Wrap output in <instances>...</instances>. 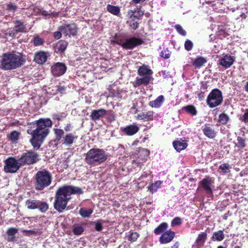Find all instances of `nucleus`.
Wrapping results in <instances>:
<instances>
[{"instance_id":"nucleus-1","label":"nucleus","mask_w":248,"mask_h":248,"mask_svg":"<svg viewBox=\"0 0 248 248\" xmlns=\"http://www.w3.org/2000/svg\"><path fill=\"white\" fill-rule=\"evenodd\" d=\"M83 191L79 187L64 186L60 187L56 193L54 208L59 212H62L66 208L68 201L72 194H81Z\"/></svg>"},{"instance_id":"nucleus-4","label":"nucleus","mask_w":248,"mask_h":248,"mask_svg":"<svg viewBox=\"0 0 248 248\" xmlns=\"http://www.w3.org/2000/svg\"><path fill=\"white\" fill-rule=\"evenodd\" d=\"M107 158L108 155L103 149L93 148L87 153L85 160L89 165H97L105 162Z\"/></svg>"},{"instance_id":"nucleus-31","label":"nucleus","mask_w":248,"mask_h":248,"mask_svg":"<svg viewBox=\"0 0 248 248\" xmlns=\"http://www.w3.org/2000/svg\"><path fill=\"white\" fill-rule=\"evenodd\" d=\"M206 62L205 58L202 57H197L193 62V64L197 68H200Z\"/></svg>"},{"instance_id":"nucleus-3","label":"nucleus","mask_w":248,"mask_h":248,"mask_svg":"<svg viewBox=\"0 0 248 248\" xmlns=\"http://www.w3.org/2000/svg\"><path fill=\"white\" fill-rule=\"evenodd\" d=\"M25 62V59L19 53L7 52L0 57V68L4 70H11L18 68Z\"/></svg>"},{"instance_id":"nucleus-17","label":"nucleus","mask_w":248,"mask_h":248,"mask_svg":"<svg viewBox=\"0 0 248 248\" xmlns=\"http://www.w3.org/2000/svg\"><path fill=\"white\" fill-rule=\"evenodd\" d=\"M140 127L136 124H130L122 129V132L127 136H133L139 130Z\"/></svg>"},{"instance_id":"nucleus-42","label":"nucleus","mask_w":248,"mask_h":248,"mask_svg":"<svg viewBox=\"0 0 248 248\" xmlns=\"http://www.w3.org/2000/svg\"><path fill=\"white\" fill-rule=\"evenodd\" d=\"M139 236V234L135 232H130L129 234L127 236L128 240L132 242H135L137 240Z\"/></svg>"},{"instance_id":"nucleus-22","label":"nucleus","mask_w":248,"mask_h":248,"mask_svg":"<svg viewBox=\"0 0 248 248\" xmlns=\"http://www.w3.org/2000/svg\"><path fill=\"white\" fill-rule=\"evenodd\" d=\"M153 118V112L148 111L142 112L137 115V119L139 120L146 119L147 120H152Z\"/></svg>"},{"instance_id":"nucleus-56","label":"nucleus","mask_w":248,"mask_h":248,"mask_svg":"<svg viewBox=\"0 0 248 248\" xmlns=\"http://www.w3.org/2000/svg\"><path fill=\"white\" fill-rule=\"evenodd\" d=\"M58 87V93H64L65 92V87L64 86H61L60 85H57Z\"/></svg>"},{"instance_id":"nucleus-18","label":"nucleus","mask_w":248,"mask_h":248,"mask_svg":"<svg viewBox=\"0 0 248 248\" xmlns=\"http://www.w3.org/2000/svg\"><path fill=\"white\" fill-rule=\"evenodd\" d=\"M173 146L175 149L179 152L187 147V143L186 140L180 139L174 141Z\"/></svg>"},{"instance_id":"nucleus-25","label":"nucleus","mask_w":248,"mask_h":248,"mask_svg":"<svg viewBox=\"0 0 248 248\" xmlns=\"http://www.w3.org/2000/svg\"><path fill=\"white\" fill-rule=\"evenodd\" d=\"M38 201L34 200H27L25 202V205L29 209H35L37 208Z\"/></svg>"},{"instance_id":"nucleus-38","label":"nucleus","mask_w":248,"mask_h":248,"mask_svg":"<svg viewBox=\"0 0 248 248\" xmlns=\"http://www.w3.org/2000/svg\"><path fill=\"white\" fill-rule=\"evenodd\" d=\"M207 238V233L205 232H202L200 233L197 238L196 241L198 244H203Z\"/></svg>"},{"instance_id":"nucleus-39","label":"nucleus","mask_w":248,"mask_h":248,"mask_svg":"<svg viewBox=\"0 0 248 248\" xmlns=\"http://www.w3.org/2000/svg\"><path fill=\"white\" fill-rule=\"evenodd\" d=\"M19 137V133L16 131H12L8 137L10 140H11L13 142H16L18 140Z\"/></svg>"},{"instance_id":"nucleus-55","label":"nucleus","mask_w":248,"mask_h":248,"mask_svg":"<svg viewBox=\"0 0 248 248\" xmlns=\"http://www.w3.org/2000/svg\"><path fill=\"white\" fill-rule=\"evenodd\" d=\"M95 229L97 231H101L102 230V225L99 221L95 222Z\"/></svg>"},{"instance_id":"nucleus-16","label":"nucleus","mask_w":248,"mask_h":248,"mask_svg":"<svg viewBox=\"0 0 248 248\" xmlns=\"http://www.w3.org/2000/svg\"><path fill=\"white\" fill-rule=\"evenodd\" d=\"M49 56V54L48 52L39 51L35 53L34 60L36 63L42 64L46 61L47 58Z\"/></svg>"},{"instance_id":"nucleus-40","label":"nucleus","mask_w":248,"mask_h":248,"mask_svg":"<svg viewBox=\"0 0 248 248\" xmlns=\"http://www.w3.org/2000/svg\"><path fill=\"white\" fill-rule=\"evenodd\" d=\"M237 142L235 143V146L239 148H244L246 147V141L244 139L238 136L237 138Z\"/></svg>"},{"instance_id":"nucleus-35","label":"nucleus","mask_w":248,"mask_h":248,"mask_svg":"<svg viewBox=\"0 0 248 248\" xmlns=\"http://www.w3.org/2000/svg\"><path fill=\"white\" fill-rule=\"evenodd\" d=\"M67 46V43L65 41H61L57 45V49L58 51L63 52Z\"/></svg>"},{"instance_id":"nucleus-37","label":"nucleus","mask_w":248,"mask_h":248,"mask_svg":"<svg viewBox=\"0 0 248 248\" xmlns=\"http://www.w3.org/2000/svg\"><path fill=\"white\" fill-rule=\"evenodd\" d=\"M229 120V116L226 113H221L218 117V121L222 124H226Z\"/></svg>"},{"instance_id":"nucleus-9","label":"nucleus","mask_w":248,"mask_h":248,"mask_svg":"<svg viewBox=\"0 0 248 248\" xmlns=\"http://www.w3.org/2000/svg\"><path fill=\"white\" fill-rule=\"evenodd\" d=\"M22 166L31 165L36 163L39 160V155L32 151L24 153L19 157Z\"/></svg>"},{"instance_id":"nucleus-24","label":"nucleus","mask_w":248,"mask_h":248,"mask_svg":"<svg viewBox=\"0 0 248 248\" xmlns=\"http://www.w3.org/2000/svg\"><path fill=\"white\" fill-rule=\"evenodd\" d=\"M224 237L225 235L223 232L221 230H219L213 233L212 239L213 241H221L224 239Z\"/></svg>"},{"instance_id":"nucleus-58","label":"nucleus","mask_w":248,"mask_h":248,"mask_svg":"<svg viewBox=\"0 0 248 248\" xmlns=\"http://www.w3.org/2000/svg\"><path fill=\"white\" fill-rule=\"evenodd\" d=\"M61 31H55L54 33V37L56 39H59L62 37V33Z\"/></svg>"},{"instance_id":"nucleus-54","label":"nucleus","mask_w":248,"mask_h":248,"mask_svg":"<svg viewBox=\"0 0 248 248\" xmlns=\"http://www.w3.org/2000/svg\"><path fill=\"white\" fill-rule=\"evenodd\" d=\"M141 78L142 84H147L151 80V77L148 76H145Z\"/></svg>"},{"instance_id":"nucleus-10","label":"nucleus","mask_w":248,"mask_h":248,"mask_svg":"<svg viewBox=\"0 0 248 248\" xmlns=\"http://www.w3.org/2000/svg\"><path fill=\"white\" fill-rule=\"evenodd\" d=\"M200 185L204 189L205 192L208 195L211 196L213 194L212 187L214 181L210 177H206L203 179L200 182Z\"/></svg>"},{"instance_id":"nucleus-45","label":"nucleus","mask_w":248,"mask_h":248,"mask_svg":"<svg viewBox=\"0 0 248 248\" xmlns=\"http://www.w3.org/2000/svg\"><path fill=\"white\" fill-rule=\"evenodd\" d=\"M47 93H50L51 94L54 95L58 93V87L56 85H51L48 88Z\"/></svg>"},{"instance_id":"nucleus-5","label":"nucleus","mask_w":248,"mask_h":248,"mask_svg":"<svg viewBox=\"0 0 248 248\" xmlns=\"http://www.w3.org/2000/svg\"><path fill=\"white\" fill-rule=\"evenodd\" d=\"M52 181V175L48 170L43 169L39 170L35 176V187L36 190H41L49 186Z\"/></svg>"},{"instance_id":"nucleus-62","label":"nucleus","mask_w":248,"mask_h":248,"mask_svg":"<svg viewBox=\"0 0 248 248\" xmlns=\"http://www.w3.org/2000/svg\"><path fill=\"white\" fill-rule=\"evenodd\" d=\"M162 74L165 78H169L171 77V76L168 74V72H166L165 71L162 72Z\"/></svg>"},{"instance_id":"nucleus-48","label":"nucleus","mask_w":248,"mask_h":248,"mask_svg":"<svg viewBox=\"0 0 248 248\" xmlns=\"http://www.w3.org/2000/svg\"><path fill=\"white\" fill-rule=\"evenodd\" d=\"M182 223V219L180 217H176L174 218L171 222V225L172 226H175L176 225H179Z\"/></svg>"},{"instance_id":"nucleus-2","label":"nucleus","mask_w":248,"mask_h":248,"mask_svg":"<svg viewBox=\"0 0 248 248\" xmlns=\"http://www.w3.org/2000/svg\"><path fill=\"white\" fill-rule=\"evenodd\" d=\"M35 129L33 130H28L27 133L31 135L30 142L34 149L40 148L44 139L48 133V127L51 126L52 122L50 119H40L34 124Z\"/></svg>"},{"instance_id":"nucleus-50","label":"nucleus","mask_w":248,"mask_h":248,"mask_svg":"<svg viewBox=\"0 0 248 248\" xmlns=\"http://www.w3.org/2000/svg\"><path fill=\"white\" fill-rule=\"evenodd\" d=\"M33 43L35 46H40L43 44V40L38 36L34 37L33 38Z\"/></svg>"},{"instance_id":"nucleus-59","label":"nucleus","mask_w":248,"mask_h":248,"mask_svg":"<svg viewBox=\"0 0 248 248\" xmlns=\"http://www.w3.org/2000/svg\"><path fill=\"white\" fill-rule=\"evenodd\" d=\"M204 92L205 91H201L200 93H198V98H199L200 101H202V100H203L204 99Z\"/></svg>"},{"instance_id":"nucleus-44","label":"nucleus","mask_w":248,"mask_h":248,"mask_svg":"<svg viewBox=\"0 0 248 248\" xmlns=\"http://www.w3.org/2000/svg\"><path fill=\"white\" fill-rule=\"evenodd\" d=\"M186 110L192 115H195L197 114V111L195 107L193 106H187L185 107Z\"/></svg>"},{"instance_id":"nucleus-23","label":"nucleus","mask_w":248,"mask_h":248,"mask_svg":"<svg viewBox=\"0 0 248 248\" xmlns=\"http://www.w3.org/2000/svg\"><path fill=\"white\" fill-rule=\"evenodd\" d=\"M164 96L162 95H159L156 99L155 100L151 101L150 102V106L152 107H154L156 108H159L163 102H164Z\"/></svg>"},{"instance_id":"nucleus-53","label":"nucleus","mask_w":248,"mask_h":248,"mask_svg":"<svg viewBox=\"0 0 248 248\" xmlns=\"http://www.w3.org/2000/svg\"><path fill=\"white\" fill-rule=\"evenodd\" d=\"M160 56H161V57H162L165 59L169 58L170 57V54L169 53V51L168 50L162 51L160 53Z\"/></svg>"},{"instance_id":"nucleus-33","label":"nucleus","mask_w":248,"mask_h":248,"mask_svg":"<svg viewBox=\"0 0 248 248\" xmlns=\"http://www.w3.org/2000/svg\"><path fill=\"white\" fill-rule=\"evenodd\" d=\"M37 208L41 212L45 213L47 210L48 208V205L46 202L38 201Z\"/></svg>"},{"instance_id":"nucleus-34","label":"nucleus","mask_w":248,"mask_h":248,"mask_svg":"<svg viewBox=\"0 0 248 248\" xmlns=\"http://www.w3.org/2000/svg\"><path fill=\"white\" fill-rule=\"evenodd\" d=\"M84 229L78 224H75L73 226V232L75 235H79L82 233Z\"/></svg>"},{"instance_id":"nucleus-57","label":"nucleus","mask_w":248,"mask_h":248,"mask_svg":"<svg viewBox=\"0 0 248 248\" xmlns=\"http://www.w3.org/2000/svg\"><path fill=\"white\" fill-rule=\"evenodd\" d=\"M138 23L137 21H135L134 20H133L130 23V26L133 29L136 30L138 28Z\"/></svg>"},{"instance_id":"nucleus-49","label":"nucleus","mask_w":248,"mask_h":248,"mask_svg":"<svg viewBox=\"0 0 248 248\" xmlns=\"http://www.w3.org/2000/svg\"><path fill=\"white\" fill-rule=\"evenodd\" d=\"M175 28L177 31V32L181 35L183 36H186V31L185 30L183 29L182 26H181L179 25H176L175 26Z\"/></svg>"},{"instance_id":"nucleus-60","label":"nucleus","mask_w":248,"mask_h":248,"mask_svg":"<svg viewBox=\"0 0 248 248\" xmlns=\"http://www.w3.org/2000/svg\"><path fill=\"white\" fill-rule=\"evenodd\" d=\"M56 136L61 137L63 135L64 131L61 129H57L55 131Z\"/></svg>"},{"instance_id":"nucleus-43","label":"nucleus","mask_w":248,"mask_h":248,"mask_svg":"<svg viewBox=\"0 0 248 248\" xmlns=\"http://www.w3.org/2000/svg\"><path fill=\"white\" fill-rule=\"evenodd\" d=\"M3 33L6 36H9L12 37H14L17 34L14 29H8L4 30L3 31Z\"/></svg>"},{"instance_id":"nucleus-36","label":"nucleus","mask_w":248,"mask_h":248,"mask_svg":"<svg viewBox=\"0 0 248 248\" xmlns=\"http://www.w3.org/2000/svg\"><path fill=\"white\" fill-rule=\"evenodd\" d=\"M93 210L91 209H84L83 208L80 209L79 213L81 216L83 217H88L93 213Z\"/></svg>"},{"instance_id":"nucleus-12","label":"nucleus","mask_w":248,"mask_h":248,"mask_svg":"<svg viewBox=\"0 0 248 248\" xmlns=\"http://www.w3.org/2000/svg\"><path fill=\"white\" fill-rule=\"evenodd\" d=\"M60 31L66 35H76L77 33V28L75 24L72 23L61 26Z\"/></svg>"},{"instance_id":"nucleus-46","label":"nucleus","mask_w":248,"mask_h":248,"mask_svg":"<svg viewBox=\"0 0 248 248\" xmlns=\"http://www.w3.org/2000/svg\"><path fill=\"white\" fill-rule=\"evenodd\" d=\"M240 120L244 123H248V108L244 110V114L240 118Z\"/></svg>"},{"instance_id":"nucleus-51","label":"nucleus","mask_w":248,"mask_h":248,"mask_svg":"<svg viewBox=\"0 0 248 248\" xmlns=\"http://www.w3.org/2000/svg\"><path fill=\"white\" fill-rule=\"evenodd\" d=\"M7 9L9 11L14 12L17 9V6L15 4L10 2L7 4Z\"/></svg>"},{"instance_id":"nucleus-7","label":"nucleus","mask_w":248,"mask_h":248,"mask_svg":"<svg viewBox=\"0 0 248 248\" xmlns=\"http://www.w3.org/2000/svg\"><path fill=\"white\" fill-rule=\"evenodd\" d=\"M22 166L19 157L17 159L14 157H9L5 160L4 171L7 173L16 172Z\"/></svg>"},{"instance_id":"nucleus-32","label":"nucleus","mask_w":248,"mask_h":248,"mask_svg":"<svg viewBox=\"0 0 248 248\" xmlns=\"http://www.w3.org/2000/svg\"><path fill=\"white\" fill-rule=\"evenodd\" d=\"M76 138L74 137L72 134L70 133L67 134L64 138V142H63V144L67 146H70L73 144L74 140Z\"/></svg>"},{"instance_id":"nucleus-30","label":"nucleus","mask_w":248,"mask_h":248,"mask_svg":"<svg viewBox=\"0 0 248 248\" xmlns=\"http://www.w3.org/2000/svg\"><path fill=\"white\" fill-rule=\"evenodd\" d=\"M138 73L140 75H150L152 74V70L146 65L140 66L138 69Z\"/></svg>"},{"instance_id":"nucleus-64","label":"nucleus","mask_w":248,"mask_h":248,"mask_svg":"<svg viewBox=\"0 0 248 248\" xmlns=\"http://www.w3.org/2000/svg\"><path fill=\"white\" fill-rule=\"evenodd\" d=\"M179 244L178 242H175L174 245L171 247L172 248H178Z\"/></svg>"},{"instance_id":"nucleus-15","label":"nucleus","mask_w":248,"mask_h":248,"mask_svg":"<svg viewBox=\"0 0 248 248\" xmlns=\"http://www.w3.org/2000/svg\"><path fill=\"white\" fill-rule=\"evenodd\" d=\"M108 111L103 108L94 109L92 111L90 118L92 120L96 121L108 114Z\"/></svg>"},{"instance_id":"nucleus-28","label":"nucleus","mask_w":248,"mask_h":248,"mask_svg":"<svg viewBox=\"0 0 248 248\" xmlns=\"http://www.w3.org/2000/svg\"><path fill=\"white\" fill-rule=\"evenodd\" d=\"M162 182L161 181H157L155 183L152 184L148 186L149 191L153 193L156 192L158 189L160 187Z\"/></svg>"},{"instance_id":"nucleus-20","label":"nucleus","mask_w":248,"mask_h":248,"mask_svg":"<svg viewBox=\"0 0 248 248\" xmlns=\"http://www.w3.org/2000/svg\"><path fill=\"white\" fill-rule=\"evenodd\" d=\"M15 24L14 30L17 33L26 32V24L21 20H15L13 21Z\"/></svg>"},{"instance_id":"nucleus-47","label":"nucleus","mask_w":248,"mask_h":248,"mask_svg":"<svg viewBox=\"0 0 248 248\" xmlns=\"http://www.w3.org/2000/svg\"><path fill=\"white\" fill-rule=\"evenodd\" d=\"M193 46V44L192 41L189 40H187L186 41L185 43V48L187 51H190L192 49Z\"/></svg>"},{"instance_id":"nucleus-14","label":"nucleus","mask_w":248,"mask_h":248,"mask_svg":"<svg viewBox=\"0 0 248 248\" xmlns=\"http://www.w3.org/2000/svg\"><path fill=\"white\" fill-rule=\"evenodd\" d=\"M235 58L229 55H226L219 60V63L220 65L225 68L230 67L233 63Z\"/></svg>"},{"instance_id":"nucleus-29","label":"nucleus","mask_w":248,"mask_h":248,"mask_svg":"<svg viewBox=\"0 0 248 248\" xmlns=\"http://www.w3.org/2000/svg\"><path fill=\"white\" fill-rule=\"evenodd\" d=\"M143 11L139 10L137 12L130 11L128 12V15L132 20L135 19H139L140 17L143 15Z\"/></svg>"},{"instance_id":"nucleus-6","label":"nucleus","mask_w":248,"mask_h":248,"mask_svg":"<svg viewBox=\"0 0 248 248\" xmlns=\"http://www.w3.org/2000/svg\"><path fill=\"white\" fill-rule=\"evenodd\" d=\"M222 101L221 92L218 89H214L209 94L206 102L210 108H213L220 105Z\"/></svg>"},{"instance_id":"nucleus-13","label":"nucleus","mask_w":248,"mask_h":248,"mask_svg":"<svg viewBox=\"0 0 248 248\" xmlns=\"http://www.w3.org/2000/svg\"><path fill=\"white\" fill-rule=\"evenodd\" d=\"M175 234V232L172 231H166L159 237L160 243L165 244L170 242L174 238Z\"/></svg>"},{"instance_id":"nucleus-52","label":"nucleus","mask_w":248,"mask_h":248,"mask_svg":"<svg viewBox=\"0 0 248 248\" xmlns=\"http://www.w3.org/2000/svg\"><path fill=\"white\" fill-rule=\"evenodd\" d=\"M53 116L55 119H56L58 120H60L62 119V118H65L66 116V114L64 112H62V113H60L54 114L53 115Z\"/></svg>"},{"instance_id":"nucleus-21","label":"nucleus","mask_w":248,"mask_h":248,"mask_svg":"<svg viewBox=\"0 0 248 248\" xmlns=\"http://www.w3.org/2000/svg\"><path fill=\"white\" fill-rule=\"evenodd\" d=\"M18 232V230L15 228H10L7 231L6 233L8 235L7 241L12 242L15 238V234Z\"/></svg>"},{"instance_id":"nucleus-41","label":"nucleus","mask_w":248,"mask_h":248,"mask_svg":"<svg viewBox=\"0 0 248 248\" xmlns=\"http://www.w3.org/2000/svg\"><path fill=\"white\" fill-rule=\"evenodd\" d=\"M232 167L228 163H224L220 165L219 169L222 170L224 173H227L230 171Z\"/></svg>"},{"instance_id":"nucleus-26","label":"nucleus","mask_w":248,"mask_h":248,"mask_svg":"<svg viewBox=\"0 0 248 248\" xmlns=\"http://www.w3.org/2000/svg\"><path fill=\"white\" fill-rule=\"evenodd\" d=\"M168 224L166 222L161 223L154 230V233L158 235L162 232H165V231L167 229Z\"/></svg>"},{"instance_id":"nucleus-61","label":"nucleus","mask_w":248,"mask_h":248,"mask_svg":"<svg viewBox=\"0 0 248 248\" xmlns=\"http://www.w3.org/2000/svg\"><path fill=\"white\" fill-rule=\"evenodd\" d=\"M135 84L137 86H139L141 85V84H142L141 78H140L137 79L136 81Z\"/></svg>"},{"instance_id":"nucleus-11","label":"nucleus","mask_w":248,"mask_h":248,"mask_svg":"<svg viewBox=\"0 0 248 248\" xmlns=\"http://www.w3.org/2000/svg\"><path fill=\"white\" fill-rule=\"evenodd\" d=\"M51 72L52 74L57 77L63 75L66 71V67L62 62H56L51 66Z\"/></svg>"},{"instance_id":"nucleus-19","label":"nucleus","mask_w":248,"mask_h":248,"mask_svg":"<svg viewBox=\"0 0 248 248\" xmlns=\"http://www.w3.org/2000/svg\"><path fill=\"white\" fill-rule=\"evenodd\" d=\"M202 130L204 135L209 139H214L216 136V132L209 125H205Z\"/></svg>"},{"instance_id":"nucleus-8","label":"nucleus","mask_w":248,"mask_h":248,"mask_svg":"<svg viewBox=\"0 0 248 248\" xmlns=\"http://www.w3.org/2000/svg\"><path fill=\"white\" fill-rule=\"evenodd\" d=\"M111 42L121 46L125 49H132L136 46L141 45L143 42L141 39L134 37L126 39L124 42L117 40L116 39L112 40Z\"/></svg>"},{"instance_id":"nucleus-27","label":"nucleus","mask_w":248,"mask_h":248,"mask_svg":"<svg viewBox=\"0 0 248 248\" xmlns=\"http://www.w3.org/2000/svg\"><path fill=\"white\" fill-rule=\"evenodd\" d=\"M106 8L108 12L115 16H118L120 14V10L118 6L108 4Z\"/></svg>"},{"instance_id":"nucleus-63","label":"nucleus","mask_w":248,"mask_h":248,"mask_svg":"<svg viewBox=\"0 0 248 248\" xmlns=\"http://www.w3.org/2000/svg\"><path fill=\"white\" fill-rule=\"evenodd\" d=\"M42 15L47 16L49 15V14L48 13V12L46 11L43 10L41 12Z\"/></svg>"}]
</instances>
